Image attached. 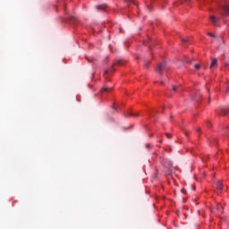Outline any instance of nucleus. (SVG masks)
Wrapping results in <instances>:
<instances>
[{"label": "nucleus", "instance_id": "bb28decb", "mask_svg": "<svg viewBox=\"0 0 229 229\" xmlns=\"http://www.w3.org/2000/svg\"><path fill=\"white\" fill-rule=\"evenodd\" d=\"M227 91L229 92V87H227Z\"/></svg>", "mask_w": 229, "mask_h": 229}, {"label": "nucleus", "instance_id": "6e6552de", "mask_svg": "<svg viewBox=\"0 0 229 229\" xmlns=\"http://www.w3.org/2000/svg\"><path fill=\"white\" fill-rule=\"evenodd\" d=\"M110 90H112V88L104 87V88L101 89V92H110Z\"/></svg>", "mask_w": 229, "mask_h": 229}, {"label": "nucleus", "instance_id": "5701e85b", "mask_svg": "<svg viewBox=\"0 0 229 229\" xmlns=\"http://www.w3.org/2000/svg\"><path fill=\"white\" fill-rule=\"evenodd\" d=\"M180 1V3H182V0H179ZM184 1H191V0H184Z\"/></svg>", "mask_w": 229, "mask_h": 229}, {"label": "nucleus", "instance_id": "20e7f679", "mask_svg": "<svg viewBox=\"0 0 229 229\" xmlns=\"http://www.w3.org/2000/svg\"><path fill=\"white\" fill-rule=\"evenodd\" d=\"M217 42L219 43V48H223V44H225V39L223 38V37H219L217 38Z\"/></svg>", "mask_w": 229, "mask_h": 229}, {"label": "nucleus", "instance_id": "1a4fd4ad", "mask_svg": "<svg viewBox=\"0 0 229 229\" xmlns=\"http://www.w3.org/2000/svg\"><path fill=\"white\" fill-rule=\"evenodd\" d=\"M220 115H226V108H225V107H222L221 109H220Z\"/></svg>", "mask_w": 229, "mask_h": 229}, {"label": "nucleus", "instance_id": "4468645a", "mask_svg": "<svg viewBox=\"0 0 229 229\" xmlns=\"http://www.w3.org/2000/svg\"><path fill=\"white\" fill-rule=\"evenodd\" d=\"M126 3H132L133 4H136L135 0H125Z\"/></svg>", "mask_w": 229, "mask_h": 229}, {"label": "nucleus", "instance_id": "f3484780", "mask_svg": "<svg viewBox=\"0 0 229 229\" xmlns=\"http://www.w3.org/2000/svg\"><path fill=\"white\" fill-rule=\"evenodd\" d=\"M182 42H189V39H187V38H182Z\"/></svg>", "mask_w": 229, "mask_h": 229}, {"label": "nucleus", "instance_id": "412c9836", "mask_svg": "<svg viewBox=\"0 0 229 229\" xmlns=\"http://www.w3.org/2000/svg\"><path fill=\"white\" fill-rule=\"evenodd\" d=\"M109 72H110V71L107 70L105 72V74H108Z\"/></svg>", "mask_w": 229, "mask_h": 229}, {"label": "nucleus", "instance_id": "b1692460", "mask_svg": "<svg viewBox=\"0 0 229 229\" xmlns=\"http://www.w3.org/2000/svg\"><path fill=\"white\" fill-rule=\"evenodd\" d=\"M118 64L121 65V61L118 62Z\"/></svg>", "mask_w": 229, "mask_h": 229}, {"label": "nucleus", "instance_id": "f257e3e1", "mask_svg": "<svg viewBox=\"0 0 229 229\" xmlns=\"http://www.w3.org/2000/svg\"><path fill=\"white\" fill-rule=\"evenodd\" d=\"M167 67L166 62H162L160 64L157 65V68L156 69V72H158L159 76H162V72L165 71V68Z\"/></svg>", "mask_w": 229, "mask_h": 229}, {"label": "nucleus", "instance_id": "f8f14e48", "mask_svg": "<svg viewBox=\"0 0 229 229\" xmlns=\"http://www.w3.org/2000/svg\"><path fill=\"white\" fill-rule=\"evenodd\" d=\"M225 65L229 68V58L225 60Z\"/></svg>", "mask_w": 229, "mask_h": 229}, {"label": "nucleus", "instance_id": "4be33fe9", "mask_svg": "<svg viewBox=\"0 0 229 229\" xmlns=\"http://www.w3.org/2000/svg\"><path fill=\"white\" fill-rule=\"evenodd\" d=\"M185 135H186V136L189 135V131H186V132H185Z\"/></svg>", "mask_w": 229, "mask_h": 229}, {"label": "nucleus", "instance_id": "a878e982", "mask_svg": "<svg viewBox=\"0 0 229 229\" xmlns=\"http://www.w3.org/2000/svg\"><path fill=\"white\" fill-rule=\"evenodd\" d=\"M161 85H164V81H161Z\"/></svg>", "mask_w": 229, "mask_h": 229}, {"label": "nucleus", "instance_id": "39448f33", "mask_svg": "<svg viewBox=\"0 0 229 229\" xmlns=\"http://www.w3.org/2000/svg\"><path fill=\"white\" fill-rule=\"evenodd\" d=\"M212 67H217V59H213L210 64V69H212Z\"/></svg>", "mask_w": 229, "mask_h": 229}, {"label": "nucleus", "instance_id": "aec40b11", "mask_svg": "<svg viewBox=\"0 0 229 229\" xmlns=\"http://www.w3.org/2000/svg\"><path fill=\"white\" fill-rule=\"evenodd\" d=\"M166 137H167L168 139H170V137H171V134H169V133H166Z\"/></svg>", "mask_w": 229, "mask_h": 229}, {"label": "nucleus", "instance_id": "ddd939ff", "mask_svg": "<svg viewBox=\"0 0 229 229\" xmlns=\"http://www.w3.org/2000/svg\"><path fill=\"white\" fill-rule=\"evenodd\" d=\"M208 37H211L212 38H216V35H214L210 32H208Z\"/></svg>", "mask_w": 229, "mask_h": 229}, {"label": "nucleus", "instance_id": "6ab92c4d", "mask_svg": "<svg viewBox=\"0 0 229 229\" xmlns=\"http://www.w3.org/2000/svg\"><path fill=\"white\" fill-rule=\"evenodd\" d=\"M145 67H148V65H149V63H145Z\"/></svg>", "mask_w": 229, "mask_h": 229}, {"label": "nucleus", "instance_id": "7ed1b4c3", "mask_svg": "<svg viewBox=\"0 0 229 229\" xmlns=\"http://www.w3.org/2000/svg\"><path fill=\"white\" fill-rule=\"evenodd\" d=\"M97 10H98V12H105V10H106V4L98 5Z\"/></svg>", "mask_w": 229, "mask_h": 229}, {"label": "nucleus", "instance_id": "0eeeda50", "mask_svg": "<svg viewBox=\"0 0 229 229\" xmlns=\"http://www.w3.org/2000/svg\"><path fill=\"white\" fill-rule=\"evenodd\" d=\"M210 21L213 22L215 26L216 24H217V18H216V16H210Z\"/></svg>", "mask_w": 229, "mask_h": 229}, {"label": "nucleus", "instance_id": "423d86ee", "mask_svg": "<svg viewBox=\"0 0 229 229\" xmlns=\"http://www.w3.org/2000/svg\"><path fill=\"white\" fill-rule=\"evenodd\" d=\"M222 10L229 15V4H225L224 7H222Z\"/></svg>", "mask_w": 229, "mask_h": 229}, {"label": "nucleus", "instance_id": "9b49d317", "mask_svg": "<svg viewBox=\"0 0 229 229\" xmlns=\"http://www.w3.org/2000/svg\"><path fill=\"white\" fill-rule=\"evenodd\" d=\"M194 67H195L196 71H199V69H201L200 64H195Z\"/></svg>", "mask_w": 229, "mask_h": 229}, {"label": "nucleus", "instance_id": "a211bd4d", "mask_svg": "<svg viewBox=\"0 0 229 229\" xmlns=\"http://www.w3.org/2000/svg\"><path fill=\"white\" fill-rule=\"evenodd\" d=\"M193 100H194V101H199V99H198V97H195V98H193Z\"/></svg>", "mask_w": 229, "mask_h": 229}, {"label": "nucleus", "instance_id": "dca6fc26", "mask_svg": "<svg viewBox=\"0 0 229 229\" xmlns=\"http://www.w3.org/2000/svg\"><path fill=\"white\" fill-rule=\"evenodd\" d=\"M186 62H187V64H192V59L191 60L186 59Z\"/></svg>", "mask_w": 229, "mask_h": 229}, {"label": "nucleus", "instance_id": "2eb2a0df", "mask_svg": "<svg viewBox=\"0 0 229 229\" xmlns=\"http://www.w3.org/2000/svg\"><path fill=\"white\" fill-rule=\"evenodd\" d=\"M131 115H132L133 117H139V114H131Z\"/></svg>", "mask_w": 229, "mask_h": 229}, {"label": "nucleus", "instance_id": "393cba45", "mask_svg": "<svg viewBox=\"0 0 229 229\" xmlns=\"http://www.w3.org/2000/svg\"><path fill=\"white\" fill-rule=\"evenodd\" d=\"M183 194H185V190H182Z\"/></svg>", "mask_w": 229, "mask_h": 229}, {"label": "nucleus", "instance_id": "9d476101", "mask_svg": "<svg viewBox=\"0 0 229 229\" xmlns=\"http://www.w3.org/2000/svg\"><path fill=\"white\" fill-rule=\"evenodd\" d=\"M173 91L174 92H180V87H178V86H173Z\"/></svg>", "mask_w": 229, "mask_h": 229}, {"label": "nucleus", "instance_id": "f03ea898", "mask_svg": "<svg viewBox=\"0 0 229 229\" xmlns=\"http://www.w3.org/2000/svg\"><path fill=\"white\" fill-rule=\"evenodd\" d=\"M216 189H217V191H223V183L219 181H217L215 183Z\"/></svg>", "mask_w": 229, "mask_h": 229}, {"label": "nucleus", "instance_id": "cd10ccee", "mask_svg": "<svg viewBox=\"0 0 229 229\" xmlns=\"http://www.w3.org/2000/svg\"><path fill=\"white\" fill-rule=\"evenodd\" d=\"M72 19H76V17H72Z\"/></svg>", "mask_w": 229, "mask_h": 229}]
</instances>
